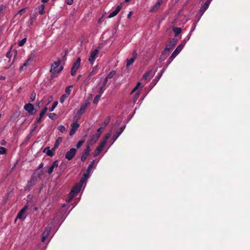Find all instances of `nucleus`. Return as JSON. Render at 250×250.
<instances>
[{
	"label": "nucleus",
	"mask_w": 250,
	"mask_h": 250,
	"mask_svg": "<svg viewBox=\"0 0 250 250\" xmlns=\"http://www.w3.org/2000/svg\"><path fill=\"white\" fill-rule=\"evenodd\" d=\"M90 174V173H88L87 171L86 173L83 174V177L79 183L77 184L71 190L68 197L66 200L67 202H69L79 192L84 183H85L87 179L89 177Z\"/></svg>",
	"instance_id": "nucleus-1"
},
{
	"label": "nucleus",
	"mask_w": 250,
	"mask_h": 250,
	"mask_svg": "<svg viewBox=\"0 0 250 250\" xmlns=\"http://www.w3.org/2000/svg\"><path fill=\"white\" fill-rule=\"evenodd\" d=\"M60 61L54 62L51 66L50 73L52 77L56 76L63 69V67L60 65Z\"/></svg>",
	"instance_id": "nucleus-2"
},
{
	"label": "nucleus",
	"mask_w": 250,
	"mask_h": 250,
	"mask_svg": "<svg viewBox=\"0 0 250 250\" xmlns=\"http://www.w3.org/2000/svg\"><path fill=\"white\" fill-rule=\"evenodd\" d=\"M144 85H141V83L140 82H138L135 87L131 91V94H133V102L135 103L137 100H138L140 95V91L142 88L143 87Z\"/></svg>",
	"instance_id": "nucleus-3"
},
{
	"label": "nucleus",
	"mask_w": 250,
	"mask_h": 250,
	"mask_svg": "<svg viewBox=\"0 0 250 250\" xmlns=\"http://www.w3.org/2000/svg\"><path fill=\"white\" fill-rule=\"evenodd\" d=\"M81 62V59L80 57L77 58L76 60L74 61L70 72L72 76H74L76 74L80 67Z\"/></svg>",
	"instance_id": "nucleus-4"
},
{
	"label": "nucleus",
	"mask_w": 250,
	"mask_h": 250,
	"mask_svg": "<svg viewBox=\"0 0 250 250\" xmlns=\"http://www.w3.org/2000/svg\"><path fill=\"white\" fill-rule=\"evenodd\" d=\"M36 52V51L35 50H33L31 52V56H29L28 59L24 63L23 65L21 67L20 69L21 70H23L24 69V67L29 65L30 64V62L35 59V55Z\"/></svg>",
	"instance_id": "nucleus-5"
},
{
	"label": "nucleus",
	"mask_w": 250,
	"mask_h": 250,
	"mask_svg": "<svg viewBox=\"0 0 250 250\" xmlns=\"http://www.w3.org/2000/svg\"><path fill=\"white\" fill-rule=\"evenodd\" d=\"M36 52V51L35 50H33L31 52V56H29L28 59L24 63L23 65L21 67L20 69L21 70H23L24 69V67L29 65L30 64V62L35 59V55Z\"/></svg>",
	"instance_id": "nucleus-6"
},
{
	"label": "nucleus",
	"mask_w": 250,
	"mask_h": 250,
	"mask_svg": "<svg viewBox=\"0 0 250 250\" xmlns=\"http://www.w3.org/2000/svg\"><path fill=\"white\" fill-rule=\"evenodd\" d=\"M111 135V132L108 133L104 137L103 141L100 143L99 146L97 148V150H99V152H101L104 147L105 146L107 140Z\"/></svg>",
	"instance_id": "nucleus-7"
},
{
	"label": "nucleus",
	"mask_w": 250,
	"mask_h": 250,
	"mask_svg": "<svg viewBox=\"0 0 250 250\" xmlns=\"http://www.w3.org/2000/svg\"><path fill=\"white\" fill-rule=\"evenodd\" d=\"M177 41L176 39H173L172 40H171L166 46L162 55L163 56L164 55L165 53L169 52L173 48V47L177 43Z\"/></svg>",
	"instance_id": "nucleus-8"
},
{
	"label": "nucleus",
	"mask_w": 250,
	"mask_h": 250,
	"mask_svg": "<svg viewBox=\"0 0 250 250\" xmlns=\"http://www.w3.org/2000/svg\"><path fill=\"white\" fill-rule=\"evenodd\" d=\"M184 46L185 43H181V44H180L176 48V49L174 51V52L172 53V54L170 57V59L173 60L174 58H175L176 56L181 52V51L182 50Z\"/></svg>",
	"instance_id": "nucleus-9"
},
{
	"label": "nucleus",
	"mask_w": 250,
	"mask_h": 250,
	"mask_svg": "<svg viewBox=\"0 0 250 250\" xmlns=\"http://www.w3.org/2000/svg\"><path fill=\"white\" fill-rule=\"evenodd\" d=\"M24 109L30 115H33L36 113L34 105L31 104H26L24 106Z\"/></svg>",
	"instance_id": "nucleus-10"
},
{
	"label": "nucleus",
	"mask_w": 250,
	"mask_h": 250,
	"mask_svg": "<svg viewBox=\"0 0 250 250\" xmlns=\"http://www.w3.org/2000/svg\"><path fill=\"white\" fill-rule=\"evenodd\" d=\"M98 53V50L97 49H95L91 52L88 61L91 64L94 63V62L97 57Z\"/></svg>",
	"instance_id": "nucleus-11"
},
{
	"label": "nucleus",
	"mask_w": 250,
	"mask_h": 250,
	"mask_svg": "<svg viewBox=\"0 0 250 250\" xmlns=\"http://www.w3.org/2000/svg\"><path fill=\"white\" fill-rule=\"evenodd\" d=\"M76 152V149L72 148L66 153L65 158L68 160H71L75 156Z\"/></svg>",
	"instance_id": "nucleus-12"
},
{
	"label": "nucleus",
	"mask_w": 250,
	"mask_h": 250,
	"mask_svg": "<svg viewBox=\"0 0 250 250\" xmlns=\"http://www.w3.org/2000/svg\"><path fill=\"white\" fill-rule=\"evenodd\" d=\"M154 74L155 72H153L152 70H149L144 75L143 80L148 81L153 77Z\"/></svg>",
	"instance_id": "nucleus-13"
},
{
	"label": "nucleus",
	"mask_w": 250,
	"mask_h": 250,
	"mask_svg": "<svg viewBox=\"0 0 250 250\" xmlns=\"http://www.w3.org/2000/svg\"><path fill=\"white\" fill-rule=\"evenodd\" d=\"M79 126L80 125L77 122L73 123L71 125V128L69 132V135L70 136L74 135Z\"/></svg>",
	"instance_id": "nucleus-14"
},
{
	"label": "nucleus",
	"mask_w": 250,
	"mask_h": 250,
	"mask_svg": "<svg viewBox=\"0 0 250 250\" xmlns=\"http://www.w3.org/2000/svg\"><path fill=\"white\" fill-rule=\"evenodd\" d=\"M165 1V0H157L155 4L152 7L150 12H154L156 11L160 7V5Z\"/></svg>",
	"instance_id": "nucleus-15"
},
{
	"label": "nucleus",
	"mask_w": 250,
	"mask_h": 250,
	"mask_svg": "<svg viewBox=\"0 0 250 250\" xmlns=\"http://www.w3.org/2000/svg\"><path fill=\"white\" fill-rule=\"evenodd\" d=\"M27 209V206H25L18 213L17 218L19 219H23L25 218V212Z\"/></svg>",
	"instance_id": "nucleus-16"
},
{
	"label": "nucleus",
	"mask_w": 250,
	"mask_h": 250,
	"mask_svg": "<svg viewBox=\"0 0 250 250\" xmlns=\"http://www.w3.org/2000/svg\"><path fill=\"white\" fill-rule=\"evenodd\" d=\"M90 151V148L89 145H87L86 146V148L85 150V151L83 154V155L81 156V159L82 161H84L85 160L87 156L89 155Z\"/></svg>",
	"instance_id": "nucleus-17"
},
{
	"label": "nucleus",
	"mask_w": 250,
	"mask_h": 250,
	"mask_svg": "<svg viewBox=\"0 0 250 250\" xmlns=\"http://www.w3.org/2000/svg\"><path fill=\"white\" fill-rule=\"evenodd\" d=\"M51 230V228L48 227L45 229V230L42 234V241L44 242L48 236Z\"/></svg>",
	"instance_id": "nucleus-18"
},
{
	"label": "nucleus",
	"mask_w": 250,
	"mask_h": 250,
	"mask_svg": "<svg viewBox=\"0 0 250 250\" xmlns=\"http://www.w3.org/2000/svg\"><path fill=\"white\" fill-rule=\"evenodd\" d=\"M55 149L53 147L51 149H50L49 147H46L43 152L46 154L47 155L52 157L55 154Z\"/></svg>",
	"instance_id": "nucleus-19"
},
{
	"label": "nucleus",
	"mask_w": 250,
	"mask_h": 250,
	"mask_svg": "<svg viewBox=\"0 0 250 250\" xmlns=\"http://www.w3.org/2000/svg\"><path fill=\"white\" fill-rule=\"evenodd\" d=\"M58 167V163L57 161H54L53 164L49 167L47 172L49 174H51L54 168Z\"/></svg>",
	"instance_id": "nucleus-20"
},
{
	"label": "nucleus",
	"mask_w": 250,
	"mask_h": 250,
	"mask_svg": "<svg viewBox=\"0 0 250 250\" xmlns=\"http://www.w3.org/2000/svg\"><path fill=\"white\" fill-rule=\"evenodd\" d=\"M121 8H122V6L121 5H118L116 7L115 10H114V11H113L110 13V14L108 16V18H113V17H115V16H116L118 14V13L119 12L120 10L121 9Z\"/></svg>",
	"instance_id": "nucleus-21"
},
{
	"label": "nucleus",
	"mask_w": 250,
	"mask_h": 250,
	"mask_svg": "<svg viewBox=\"0 0 250 250\" xmlns=\"http://www.w3.org/2000/svg\"><path fill=\"white\" fill-rule=\"evenodd\" d=\"M47 108L45 107L40 112L39 117L36 119V123H39L41 122L42 118L44 116L46 111H47Z\"/></svg>",
	"instance_id": "nucleus-22"
},
{
	"label": "nucleus",
	"mask_w": 250,
	"mask_h": 250,
	"mask_svg": "<svg viewBox=\"0 0 250 250\" xmlns=\"http://www.w3.org/2000/svg\"><path fill=\"white\" fill-rule=\"evenodd\" d=\"M125 128V126H124L121 127L118 131L116 132V134L113 135L112 139L113 140V142L115 141L119 137V136L121 135V134L123 132L124 129Z\"/></svg>",
	"instance_id": "nucleus-23"
},
{
	"label": "nucleus",
	"mask_w": 250,
	"mask_h": 250,
	"mask_svg": "<svg viewBox=\"0 0 250 250\" xmlns=\"http://www.w3.org/2000/svg\"><path fill=\"white\" fill-rule=\"evenodd\" d=\"M87 106V104H84L81 107L80 109L77 112V114L79 117L81 116L83 114V113L84 112Z\"/></svg>",
	"instance_id": "nucleus-24"
},
{
	"label": "nucleus",
	"mask_w": 250,
	"mask_h": 250,
	"mask_svg": "<svg viewBox=\"0 0 250 250\" xmlns=\"http://www.w3.org/2000/svg\"><path fill=\"white\" fill-rule=\"evenodd\" d=\"M136 58V54H134L132 57L129 59L127 60L126 67H128L130 65H131L134 62Z\"/></svg>",
	"instance_id": "nucleus-25"
},
{
	"label": "nucleus",
	"mask_w": 250,
	"mask_h": 250,
	"mask_svg": "<svg viewBox=\"0 0 250 250\" xmlns=\"http://www.w3.org/2000/svg\"><path fill=\"white\" fill-rule=\"evenodd\" d=\"M98 139L96 137H95L94 136V135H93L91 137L90 139L87 142V143H88V145H92L93 144H94V143H95L97 141H98Z\"/></svg>",
	"instance_id": "nucleus-26"
},
{
	"label": "nucleus",
	"mask_w": 250,
	"mask_h": 250,
	"mask_svg": "<svg viewBox=\"0 0 250 250\" xmlns=\"http://www.w3.org/2000/svg\"><path fill=\"white\" fill-rule=\"evenodd\" d=\"M62 138L61 137L58 138L56 140L55 144L54 145V147H53L54 148V149H56L58 147L60 144L62 142Z\"/></svg>",
	"instance_id": "nucleus-27"
},
{
	"label": "nucleus",
	"mask_w": 250,
	"mask_h": 250,
	"mask_svg": "<svg viewBox=\"0 0 250 250\" xmlns=\"http://www.w3.org/2000/svg\"><path fill=\"white\" fill-rule=\"evenodd\" d=\"M108 80V79H107L106 77H105V78L104 79V80L103 81V86H101L100 88V92H101V93H103L104 92V91L105 90V88L104 87V86L107 83Z\"/></svg>",
	"instance_id": "nucleus-28"
},
{
	"label": "nucleus",
	"mask_w": 250,
	"mask_h": 250,
	"mask_svg": "<svg viewBox=\"0 0 250 250\" xmlns=\"http://www.w3.org/2000/svg\"><path fill=\"white\" fill-rule=\"evenodd\" d=\"M108 80V79H107L106 77H105V78L104 79V80L103 81V86H101L100 88V92H101V93H103L104 92V91L105 90V88L104 87V86L107 83Z\"/></svg>",
	"instance_id": "nucleus-29"
},
{
	"label": "nucleus",
	"mask_w": 250,
	"mask_h": 250,
	"mask_svg": "<svg viewBox=\"0 0 250 250\" xmlns=\"http://www.w3.org/2000/svg\"><path fill=\"white\" fill-rule=\"evenodd\" d=\"M95 163V160H93L92 162H91L90 164L88 166L87 169V172L88 173H91L92 168L93 167Z\"/></svg>",
	"instance_id": "nucleus-30"
},
{
	"label": "nucleus",
	"mask_w": 250,
	"mask_h": 250,
	"mask_svg": "<svg viewBox=\"0 0 250 250\" xmlns=\"http://www.w3.org/2000/svg\"><path fill=\"white\" fill-rule=\"evenodd\" d=\"M110 120V118L109 117H108L104 122V123L102 125V127H103V129H104L105 127L109 124Z\"/></svg>",
	"instance_id": "nucleus-31"
},
{
	"label": "nucleus",
	"mask_w": 250,
	"mask_h": 250,
	"mask_svg": "<svg viewBox=\"0 0 250 250\" xmlns=\"http://www.w3.org/2000/svg\"><path fill=\"white\" fill-rule=\"evenodd\" d=\"M116 75V72L114 70L111 71L106 77L107 79H110L114 78Z\"/></svg>",
	"instance_id": "nucleus-32"
},
{
	"label": "nucleus",
	"mask_w": 250,
	"mask_h": 250,
	"mask_svg": "<svg viewBox=\"0 0 250 250\" xmlns=\"http://www.w3.org/2000/svg\"><path fill=\"white\" fill-rule=\"evenodd\" d=\"M72 87H73L72 85H70L67 86L65 88V94H66V95H67V96H69V94L70 93V92L71 91V88Z\"/></svg>",
	"instance_id": "nucleus-33"
},
{
	"label": "nucleus",
	"mask_w": 250,
	"mask_h": 250,
	"mask_svg": "<svg viewBox=\"0 0 250 250\" xmlns=\"http://www.w3.org/2000/svg\"><path fill=\"white\" fill-rule=\"evenodd\" d=\"M44 5L43 4H42L41 5L38 7L39 13L40 15H42L44 13Z\"/></svg>",
	"instance_id": "nucleus-34"
},
{
	"label": "nucleus",
	"mask_w": 250,
	"mask_h": 250,
	"mask_svg": "<svg viewBox=\"0 0 250 250\" xmlns=\"http://www.w3.org/2000/svg\"><path fill=\"white\" fill-rule=\"evenodd\" d=\"M173 31L174 32L175 36H177L181 32V29L180 28L176 27L173 29Z\"/></svg>",
	"instance_id": "nucleus-35"
},
{
	"label": "nucleus",
	"mask_w": 250,
	"mask_h": 250,
	"mask_svg": "<svg viewBox=\"0 0 250 250\" xmlns=\"http://www.w3.org/2000/svg\"><path fill=\"white\" fill-rule=\"evenodd\" d=\"M208 6H207L205 4L203 5V6L200 9V13L201 14V15L203 14L204 12L208 8Z\"/></svg>",
	"instance_id": "nucleus-36"
},
{
	"label": "nucleus",
	"mask_w": 250,
	"mask_h": 250,
	"mask_svg": "<svg viewBox=\"0 0 250 250\" xmlns=\"http://www.w3.org/2000/svg\"><path fill=\"white\" fill-rule=\"evenodd\" d=\"M68 96L64 94H63L61 98H60V103L62 104L65 101V100L68 98Z\"/></svg>",
	"instance_id": "nucleus-37"
},
{
	"label": "nucleus",
	"mask_w": 250,
	"mask_h": 250,
	"mask_svg": "<svg viewBox=\"0 0 250 250\" xmlns=\"http://www.w3.org/2000/svg\"><path fill=\"white\" fill-rule=\"evenodd\" d=\"M102 93H101V92H100V94H99V95H97V96L95 97V98H94V101H93V103H94V104H97V103L98 102V101H99V99H100V97H101V94H102Z\"/></svg>",
	"instance_id": "nucleus-38"
},
{
	"label": "nucleus",
	"mask_w": 250,
	"mask_h": 250,
	"mask_svg": "<svg viewBox=\"0 0 250 250\" xmlns=\"http://www.w3.org/2000/svg\"><path fill=\"white\" fill-rule=\"evenodd\" d=\"M58 101H55L54 102L52 107L49 109V111L52 112L54 110V109L56 108L57 105H58Z\"/></svg>",
	"instance_id": "nucleus-39"
},
{
	"label": "nucleus",
	"mask_w": 250,
	"mask_h": 250,
	"mask_svg": "<svg viewBox=\"0 0 250 250\" xmlns=\"http://www.w3.org/2000/svg\"><path fill=\"white\" fill-rule=\"evenodd\" d=\"M26 42V39L24 38L22 39L21 41H20L18 43L19 46H22L24 45V44Z\"/></svg>",
	"instance_id": "nucleus-40"
},
{
	"label": "nucleus",
	"mask_w": 250,
	"mask_h": 250,
	"mask_svg": "<svg viewBox=\"0 0 250 250\" xmlns=\"http://www.w3.org/2000/svg\"><path fill=\"white\" fill-rule=\"evenodd\" d=\"M58 129L61 132H64L66 130L65 127L63 125H60L58 127Z\"/></svg>",
	"instance_id": "nucleus-41"
},
{
	"label": "nucleus",
	"mask_w": 250,
	"mask_h": 250,
	"mask_svg": "<svg viewBox=\"0 0 250 250\" xmlns=\"http://www.w3.org/2000/svg\"><path fill=\"white\" fill-rule=\"evenodd\" d=\"M84 140H81V141H79L76 145L77 148H80L82 146V145L84 143Z\"/></svg>",
	"instance_id": "nucleus-42"
},
{
	"label": "nucleus",
	"mask_w": 250,
	"mask_h": 250,
	"mask_svg": "<svg viewBox=\"0 0 250 250\" xmlns=\"http://www.w3.org/2000/svg\"><path fill=\"white\" fill-rule=\"evenodd\" d=\"M6 152V149L4 147L2 146L0 147V154H5Z\"/></svg>",
	"instance_id": "nucleus-43"
},
{
	"label": "nucleus",
	"mask_w": 250,
	"mask_h": 250,
	"mask_svg": "<svg viewBox=\"0 0 250 250\" xmlns=\"http://www.w3.org/2000/svg\"><path fill=\"white\" fill-rule=\"evenodd\" d=\"M25 10V8H22V9L18 11V13L16 14V16H18L19 15H20V16L22 15V14L24 12Z\"/></svg>",
	"instance_id": "nucleus-44"
},
{
	"label": "nucleus",
	"mask_w": 250,
	"mask_h": 250,
	"mask_svg": "<svg viewBox=\"0 0 250 250\" xmlns=\"http://www.w3.org/2000/svg\"><path fill=\"white\" fill-rule=\"evenodd\" d=\"M100 153L101 152H99V150L96 149V150L94 152V157H97V156H98L100 154Z\"/></svg>",
	"instance_id": "nucleus-45"
},
{
	"label": "nucleus",
	"mask_w": 250,
	"mask_h": 250,
	"mask_svg": "<svg viewBox=\"0 0 250 250\" xmlns=\"http://www.w3.org/2000/svg\"><path fill=\"white\" fill-rule=\"evenodd\" d=\"M36 94L35 93H32L31 95V97L30 98L31 102H33L35 99Z\"/></svg>",
	"instance_id": "nucleus-46"
},
{
	"label": "nucleus",
	"mask_w": 250,
	"mask_h": 250,
	"mask_svg": "<svg viewBox=\"0 0 250 250\" xmlns=\"http://www.w3.org/2000/svg\"><path fill=\"white\" fill-rule=\"evenodd\" d=\"M121 122H122V119L120 118L119 120H118L116 121L115 125H119L120 124V123H121Z\"/></svg>",
	"instance_id": "nucleus-47"
},
{
	"label": "nucleus",
	"mask_w": 250,
	"mask_h": 250,
	"mask_svg": "<svg viewBox=\"0 0 250 250\" xmlns=\"http://www.w3.org/2000/svg\"><path fill=\"white\" fill-rule=\"evenodd\" d=\"M94 135L95 137L99 139L101 134L99 133L97 131L96 133Z\"/></svg>",
	"instance_id": "nucleus-48"
},
{
	"label": "nucleus",
	"mask_w": 250,
	"mask_h": 250,
	"mask_svg": "<svg viewBox=\"0 0 250 250\" xmlns=\"http://www.w3.org/2000/svg\"><path fill=\"white\" fill-rule=\"evenodd\" d=\"M211 1H209V0H207L205 3L204 4L205 5H207V6H208V7L209 6V4L210 3Z\"/></svg>",
	"instance_id": "nucleus-49"
},
{
	"label": "nucleus",
	"mask_w": 250,
	"mask_h": 250,
	"mask_svg": "<svg viewBox=\"0 0 250 250\" xmlns=\"http://www.w3.org/2000/svg\"><path fill=\"white\" fill-rule=\"evenodd\" d=\"M211 1H209V0H207L205 3L204 4L205 5H207V6H208V7L209 6V4L210 3Z\"/></svg>",
	"instance_id": "nucleus-50"
},
{
	"label": "nucleus",
	"mask_w": 250,
	"mask_h": 250,
	"mask_svg": "<svg viewBox=\"0 0 250 250\" xmlns=\"http://www.w3.org/2000/svg\"><path fill=\"white\" fill-rule=\"evenodd\" d=\"M73 0H68L67 3L68 5H71L73 3Z\"/></svg>",
	"instance_id": "nucleus-51"
},
{
	"label": "nucleus",
	"mask_w": 250,
	"mask_h": 250,
	"mask_svg": "<svg viewBox=\"0 0 250 250\" xmlns=\"http://www.w3.org/2000/svg\"><path fill=\"white\" fill-rule=\"evenodd\" d=\"M0 144L2 146H5L6 145V142L5 140H2V141H1L0 142Z\"/></svg>",
	"instance_id": "nucleus-52"
},
{
	"label": "nucleus",
	"mask_w": 250,
	"mask_h": 250,
	"mask_svg": "<svg viewBox=\"0 0 250 250\" xmlns=\"http://www.w3.org/2000/svg\"><path fill=\"white\" fill-rule=\"evenodd\" d=\"M102 129H103V127L102 126H101L99 128H98L97 129V131L99 133L101 134V130Z\"/></svg>",
	"instance_id": "nucleus-53"
},
{
	"label": "nucleus",
	"mask_w": 250,
	"mask_h": 250,
	"mask_svg": "<svg viewBox=\"0 0 250 250\" xmlns=\"http://www.w3.org/2000/svg\"><path fill=\"white\" fill-rule=\"evenodd\" d=\"M189 37H188L187 39H185L184 40V41H183V42L182 43H185V44H186V42H187V41H188V40H189Z\"/></svg>",
	"instance_id": "nucleus-54"
},
{
	"label": "nucleus",
	"mask_w": 250,
	"mask_h": 250,
	"mask_svg": "<svg viewBox=\"0 0 250 250\" xmlns=\"http://www.w3.org/2000/svg\"><path fill=\"white\" fill-rule=\"evenodd\" d=\"M3 6L0 5V13L1 12V11L3 10Z\"/></svg>",
	"instance_id": "nucleus-55"
},
{
	"label": "nucleus",
	"mask_w": 250,
	"mask_h": 250,
	"mask_svg": "<svg viewBox=\"0 0 250 250\" xmlns=\"http://www.w3.org/2000/svg\"><path fill=\"white\" fill-rule=\"evenodd\" d=\"M54 115H55V114H54V113L50 114L49 115V118H52V116H54Z\"/></svg>",
	"instance_id": "nucleus-56"
},
{
	"label": "nucleus",
	"mask_w": 250,
	"mask_h": 250,
	"mask_svg": "<svg viewBox=\"0 0 250 250\" xmlns=\"http://www.w3.org/2000/svg\"><path fill=\"white\" fill-rule=\"evenodd\" d=\"M131 15H132V12H130L129 13V14H128V15H127V17L129 18L131 16Z\"/></svg>",
	"instance_id": "nucleus-57"
},
{
	"label": "nucleus",
	"mask_w": 250,
	"mask_h": 250,
	"mask_svg": "<svg viewBox=\"0 0 250 250\" xmlns=\"http://www.w3.org/2000/svg\"><path fill=\"white\" fill-rule=\"evenodd\" d=\"M94 69H93V70L92 71V72L90 73V76H92V75H94Z\"/></svg>",
	"instance_id": "nucleus-58"
},
{
	"label": "nucleus",
	"mask_w": 250,
	"mask_h": 250,
	"mask_svg": "<svg viewBox=\"0 0 250 250\" xmlns=\"http://www.w3.org/2000/svg\"><path fill=\"white\" fill-rule=\"evenodd\" d=\"M49 0H42V1L43 2V3H46Z\"/></svg>",
	"instance_id": "nucleus-59"
},
{
	"label": "nucleus",
	"mask_w": 250,
	"mask_h": 250,
	"mask_svg": "<svg viewBox=\"0 0 250 250\" xmlns=\"http://www.w3.org/2000/svg\"><path fill=\"white\" fill-rule=\"evenodd\" d=\"M81 77H82V75H79V76H78V77H77V80H80V78H81Z\"/></svg>",
	"instance_id": "nucleus-60"
},
{
	"label": "nucleus",
	"mask_w": 250,
	"mask_h": 250,
	"mask_svg": "<svg viewBox=\"0 0 250 250\" xmlns=\"http://www.w3.org/2000/svg\"><path fill=\"white\" fill-rule=\"evenodd\" d=\"M130 0H125V2H128V1H130Z\"/></svg>",
	"instance_id": "nucleus-61"
},
{
	"label": "nucleus",
	"mask_w": 250,
	"mask_h": 250,
	"mask_svg": "<svg viewBox=\"0 0 250 250\" xmlns=\"http://www.w3.org/2000/svg\"><path fill=\"white\" fill-rule=\"evenodd\" d=\"M161 75H162V73H161V74H160V76H159V77L158 78V79H159V78H160V77L161 76Z\"/></svg>",
	"instance_id": "nucleus-62"
},
{
	"label": "nucleus",
	"mask_w": 250,
	"mask_h": 250,
	"mask_svg": "<svg viewBox=\"0 0 250 250\" xmlns=\"http://www.w3.org/2000/svg\"><path fill=\"white\" fill-rule=\"evenodd\" d=\"M42 164L40 165V167H42Z\"/></svg>",
	"instance_id": "nucleus-63"
},
{
	"label": "nucleus",
	"mask_w": 250,
	"mask_h": 250,
	"mask_svg": "<svg viewBox=\"0 0 250 250\" xmlns=\"http://www.w3.org/2000/svg\"><path fill=\"white\" fill-rule=\"evenodd\" d=\"M209 1H211L212 0H209Z\"/></svg>",
	"instance_id": "nucleus-64"
}]
</instances>
